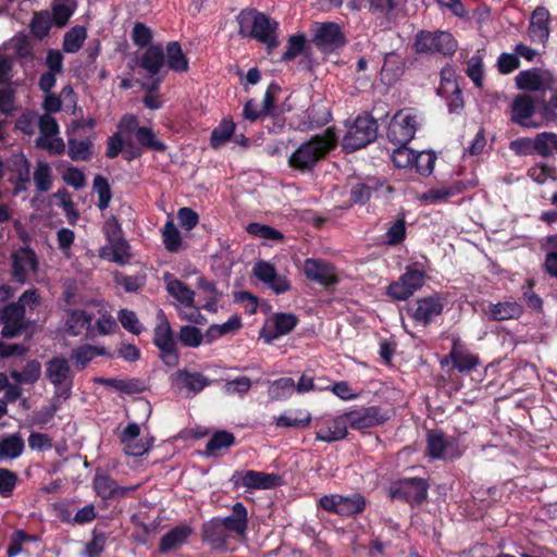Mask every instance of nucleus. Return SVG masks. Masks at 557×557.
I'll list each match as a JSON object with an SVG mask.
<instances>
[{"label": "nucleus", "mask_w": 557, "mask_h": 557, "mask_svg": "<svg viewBox=\"0 0 557 557\" xmlns=\"http://www.w3.org/2000/svg\"><path fill=\"white\" fill-rule=\"evenodd\" d=\"M337 136L333 128L313 136L301 144L289 157L290 166L300 171L311 170L335 146Z\"/></svg>", "instance_id": "nucleus-1"}, {"label": "nucleus", "mask_w": 557, "mask_h": 557, "mask_svg": "<svg viewBox=\"0 0 557 557\" xmlns=\"http://www.w3.org/2000/svg\"><path fill=\"white\" fill-rule=\"evenodd\" d=\"M237 21L239 24V34L243 37L255 38L267 45L269 50L277 47L278 41L275 34L277 23L265 14L255 9H246L238 14Z\"/></svg>", "instance_id": "nucleus-2"}, {"label": "nucleus", "mask_w": 557, "mask_h": 557, "mask_svg": "<svg viewBox=\"0 0 557 557\" xmlns=\"http://www.w3.org/2000/svg\"><path fill=\"white\" fill-rule=\"evenodd\" d=\"M426 271L428 267L424 262H413L407 265L399 280L389 284L388 296L395 300H406L423 286Z\"/></svg>", "instance_id": "nucleus-3"}, {"label": "nucleus", "mask_w": 557, "mask_h": 557, "mask_svg": "<svg viewBox=\"0 0 557 557\" xmlns=\"http://www.w3.org/2000/svg\"><path fill=\"white\" fill-rule=\"evenodd\" d=\"M377 135L376 121L368 113L357 116L343 138V147L347 151L361 149L372 143Z\"/></svg>", "instance_id": "nucleus-4"}, {"label": "nucleus", "mask_w": 557, "mask_h": 557, "mask_svg": "<svg viewBox=\"0 0 557 557\" xmlns=\"http://www.w3.org/2000/svg\"><path fill=\"white\" fill-rule=\"evenodd\" d=\"M45 376L54 387L58 398L67 399L73 387V372L69 361L63 357H54L46 363Z\"/></svg>", "instance_id": "nucleus-5"}, {"label": "nucleus", "mask_w": 557, "mask_h": 557, "mask_svg": "<svg viewBox=\"0 0 557 557\" xmlns=\"http://www.w3.org/2000/svg\"><path fill=\"white\" fill-rule=\"evenodd\" d=\"M420 117L410 109L398 111L391 120L387 138L397 145H407L414 137Z\"/></svg>", "instance_id": "nucleus-6"}, {"label": "nucleus", "mask_w": 557, "mask_h": 557, "mask_svg": "<svg viewBox=\"0 0 557 557\" xmlns=\"http://www.w3.org/2000/svg\"><path fill=\"white\" fill-rule=\"evenodd\" d=\"M319 506L324 510L342 517H350L363 511L366 498L359 494L351 495L331 494L319 499Z\"/></svg>", "instance_id": "nucleus-7"}, {"label": "nucleus", "mask_w": 557, "mask_h": 557, "mask_svg": "<svg viewBox=\"0 0 557 557\" xmlns=\"http://www.w3.org/2000/svg\"><path fill=\"white\" fill-rule=\"evenodd\" d=\"M414 48L419 53L451 54L457 49V42L447 32L421 30L416 36Z\"/></svg>", "instance_id": "nucleus-8"}, {"label": "nucleus", "mask_w": 557, "mask_h": 557, "mask_svg": "<svg viewBox=\"0 0 557 557\" xmlns=\"http://www.w3.org/2000/svg\"><path fill=\"white\" fill-rule=\"evenodd\" d=\"M394 411L377 406L360 407L346 412L349 426L355 430L370 429L388 421Z\"/></svg>", "instance_id": "nucleus-9"}, {"label": "nucleus", "mask_w": 557, "mask_h": 557, "mask_svg": "<svg viewBox=\"0 0 557 557\" xmlns=\"http://www.w3.org/2000/svg\"><path fill=\"white\" fill-rule=\"evenodd\" d=\"M444 306L445 299L438 294H433L418 298L413 304H411L408 312L417 324L425 326L441 315Z\"/></svg>", "instance_id": "nucleus-10"}, {"label": "nucleus", "mask_w": 557, "mask_h": 557, "mask_svg": "<svg viewBox=\"0 0 557 557\" xmlns=\"http://www.w3.org/2000/svg\"><path fill=\"white\" fill-rule=\"evenodd\" d=\"M313 42L320 50L332 52L346 44V37L341 26L334 22L315 23Z\"/></svg>", "instance_id": "nucleus-11"}, {"label": "nucleus", "mask_w": 557, "mask_h": 557, "mask_svg": "<svg viewBox=\"0 0 557 557\" xmlns=\"http://www.w3.org/2000/svg\"><path fill=\"white\" fill-rule=\"evenodd\" d=\"M302 270L309 281L324 287L335 286L339 282L337 269L324 259L308 258L304 261Z\"/></svg>", "instance_id": "nucleus-12"}, {"label": "nucleus", "mask_w": 557, "mask_h": 557, "mask_svg": "<svg viewBox=\"0 0 557 557\" xmlns=\"http://www.w3.org/2000/svg\"><path fill=\"white\" fill-rule=\"evenodd\" d=\"M315 438L320 442L332 443L347 435L349 425L346 412L335 417H321L315 420Z\"/></svg>", "instance_id": "nucleus-13"}, {"label": "nucleus", "mask_w": 557, "mask_h": 557, "mask_svg": "<svg viewBox=\"0 0 557 557\" xmlns=\"http://www.w3.org/2000/svg\"><path fill=\"white\" fill-rule=\"evenodd\" d=\"M389 495L408 503H421L426 498L428 484L419 478L403 479L391 485Z\"/></svg>", "instance_id": "nucleus-14"}, {"label": "nucleus", "mask_w": 557, "mask_h": 557, "mask_svg": "<svg viewBox=\"0 0 557 557\" xmlns=\"http://www.w3.org/2000/svg\"><path fill=\"white\" fill-rule=\"evenodd\" d=\"M173 388L185 397H193L210 384V380L199 372L178 370L171 376Z\"/></svg>", "instance_id": "nucleus-15"}, {"label": "nucleus", "mask_w": 557, "mask_h": 557, "mask_svg": "<svg viewBox=\"0 0 557 557\" xmlns=\"http://www.w3.org/2000/svg\"><path fill=\"white\" fill-rule=\"evenodd\" d=\"M511 120L528 128H537L542 125L539 122L535 110V100L530 95H518L511 104Z\"/></svg>", "instance_id": "nucleus-16"}, {"label": "nucleus", "mask_w": 557, "mask_h": 557, "mask_svg": "<svg viewBox=\"0 0 557 557\" xmlns=\"http://www.w3.org/2000/svg\"><path fill=\"white\" fill-rule=\"evenodd\" d=\"M516 85L521 90L545 91L553 88L555 83L554 75L542 69H531L521 71L515 78Z\"/></svg>", "instance_id": "nucleus-17"}, {"label": "nucleus", "mask_w": 557, "mask_h": 557, "mask_svg": "<svg viewBox=\"0 0 557 557\" xmlns=\"http://www.w3.org/2000/svg\"><path fill=\"white\" fill-rule=\"evenodd\" d=\"M140 426L133 422L127 424L121 433L123 450L128 456L139 457L146 454L153 445L152 437H139Z\"/></svg>", "instance_id": "nucleus-18"}, {"label": "nucleus", "mask_w": 557, "mask_h": 557, "mask_svg": "<svg viewBox=\"0 0 557 557\" xmlns=\"http://www.w3.org/2000/svg\"><path fill=\"white\" fill-rule=\"evenodd\" d=\"M252 273L275 294H284L290 289V283L286 276L277 274L275 267L268 261H257L252 268Z\"/></svg>", "instance_id": "nucleus-19"}, {"label": "nucleus", "mask_w": 557, "mask_h": 557, "mask_svg": "<svg viewBox=\"0 0 557 557\" xmlns=\"http://www.w3.org/2000/svg\"><path fill=\"white\" fill-rule=\"evenodd\" d=\"M550 14L544 7H537L530 16L528 35L533 42L546 46L550 35Z\"/></svg>", "instance_id": "nucleus-20"}, {"label": "nucleus", "mask_w": 557, "mask_h": 557, "mask_svg": "<svg viewBox=\"0 0 557 557\" xmlns=\"http://www.w3.org/2000/svg\"><path fill=\"white\" fill-rule=\"evenodd\" d=\"M37 267V258L33 250L21 248L13 253V275L20 283L34 277Z\"/></svg>", "instance_id": "nucleus-21"}, {"label": "nucleus", "mask_w": 557, "mask_h": 557, "mask_svg": "<svg viewBox=\"0 0 557 557\" xmlns=\"http://www.w3.org/2000/svg\"><path fill=\"white\" fill-rule=\"evenodd\" d=\"M298 323V319L293 313H276L268 320L261 336L267 343H271L280 336L292 332Z\"/></svg>", "instance_id": "nucleus-22"}, {"label": "nucleus", "mask_w": 557, "mask_h": 557, "mask_svg": "<svg viewBox=\"0 0 557 557\" xmlns=\"http://www.w3.org/2000/svg\"><path fill=\"white\" fill-rule=\"evenodd\" d=\"M426 454L432 459H453L459 456L456 444L441 432H429Z\"/></svg>", "instance_id": "nucleus-23"}, {"label": "nucleus", "mask_w": 557, "mask_h": 557, "mask_svg": "<svg viewBox=\"0 0 557 557\" xmlns=\"http://www.w3.org/2000/svg\"><path fill=\"white\" fill-rule=\"evenodd\" d=\"M25 309L17 304L4 307L0 312V320L3 323L2 336L12 338L25 326Z\"/></svg>", "instance_id": "nucleus-24"}, {"label": "nucleus", "mask_w": 557, "mask_h": 557, "mask_svg": "<svg viewBox=\"0 0 557 557\" xmlns=\"http://www.w3.org/2000/svg\"><path fill=\"white\" fill-rule=\"evenodd\" d=\"M96 494L102 499L123 497L135 487L120 486L111 476L97 472L92 481Z\"/></svg>", "instance_id": "nucleus-25"}, {"label": "nucleus", "mask_w": 557, "mask_h": 557, "mask_svg": "<svg viewBox=\"0 0 557 557\" xmlns=\"http://www.w3.org/2000/svg\"><path fill=\"white\" fill-rule=\"evenodd\" d=\"M227 532L239 539H246L248 528V513L246 507L242 503H236L232 508V513L225 518H221Z\"/></svg>", "instance_id": "nucleus-26"}, {"label": "nucleus", "mask_w": 557, "mask_h": 557, "mask_svg": "<svg viewBox=\"0 0 557 557\" xmlns=\"http://www.w3.org/2000/svg\"><path fill=\"white\" fill-rule=\"evenodd\" d=\"M193 532V528L186 523L174 527L161 537L159 550L169 553L181 548L187 543Z\"/></svg>", "instance_id": "nucleus-27"}, {"label": "nucleus", "mask_w": 557, "mask_h": 557, "mask_svg": "<svg viewBox=\"0 0 557 557\" xmlns=\"http://www.w3.org/2000/svg\"><path fill=\"white\" fill-rule=\"evenodd\" d=\"M96 317L94 312L85 310H71L66 319V332L77 336L85 330L88 337H95V330L91 329V321Z\"/></svg>", "instance_id": "nucleus-28"}, {"label": "nucleus", "mask_w": 557, "mask_h": 557, "mask_svg": "<svg viewBox=\"0 0 557 557\" xmlns=\"http://www.w3.org/2000/svg\"><path fill=\"white\" fill-rule=\"evenodd\" d=\"M129 245L124 237L110 240L108 244L100 248L99 256L102 259L119 263L126 264L131 259Z\"/></svg>", "instance_id": "nucleus-29"}, {"label": "nucleus", "mask_w": 557, "mask_h": 557, "mask_svg": "<svg viewBox=\"0 0 557 557\" xmlns=\"http://www.w3.org/2000/svg\"><path fill=\"white\" fill-rule=\"evenodd\" d=\"M163 278L169 295H171L183 307H193L195 292L189 286L171 274H165Z\"/></svg>", "instance_id": "nucleus-30"}, {"label": "nucleus", "mask_w": 557, "mask_h": 557, "mask_svg": "<svg viewBox=\"0 0 557 557\" xmlns=\"http://www.w3.org/2000/svg\"><path fill=\"white\" fill-rule=\"evenodd\" d=\"M454 72L450 69H446L442 72V82L438 88V92L443 97H448V95H453L451 100L448 101V107L451 112L459 111L463 101L461 98V91L457 85V83L453 79Z\"/></svg>", "instance_id": "nucleus-31"}, {"label": "nucleus", "mask_w": 557, "mask_h": 557, "mask_svg": "<svg viewBox=\"0 0 557 557\" xmlns=\"http://www.w3.org/2000/svg\"><path fill=\"white\" fill-rule=\"evenodd\" d=\"M242 483L247 488L268 490L280 485L281 478L274 473L249 470L243 473Z\"/></svg>", "instance_id": "nucleus-32"}, {"label": "nucleus", "mask_w": 557, "mask_h": 557, "mask_svg": "<svg viewBox=\"0 0 557 557\" xmlns=\"http://www.w3.org/2000/svg\"><path fill=\"white\" fill-rule=\"evenodd\" d=\"M202 533L205 541L209 542L213 548H223L231 537L221 518H214L207 522L203 525Z\"/></svg>", "instance_id": "nucleus-33"}, {"label": "nucleus", "mask_w": 557, "mask_h": 557, "mask_svg": "<svg viewBox=\"0 0 557 557\" xmlns=\"http://www.w3.org/2000/svg\"><path fill=\"white\" fill-rule=\"evenodd\" d=\"M453 366L460 372H468L479 363V358L470 352L459 341H454L450 351Z\"/></svg>", "instance_id": "nucleus-34"}, {"label": "nucleus", "mask_w": 557, "mask_h": 557, "mask_svg": "<svg viewBox=\"0 0 557 557\" xmlns=\"http://www.w3.org/2000/svg\"><path fill=\"white\" fill-rule=\"evenodd\" d=\"M158 323L154 327V336H153V343L154 345L161 349V348H169L172 346H175V341L173 336V331L170 325V322L168 321L163 310H159L157 314Z\"/></svg>", "instance_id": "nucleus-35"}, {"label": "nucleus", "mask_w": 557, "mask_h": 557, "mask_svg": "<svg viewBox=\"0 0 557 557\" xmlns=\"http://www.w3.org/2000/svg\"><path fill=\"white\" fill-rule=\"evenodd\" d=\"M25 448V443L20 433L0 437V461L18 458Z\"/></svg>", "instance_id": "nucleus-36"}, {"label": "nucleus", "mask_w": 557, "mask_h": 557, "mask_svg": "<svg viewBox=\"0 0 557 557\" xmlns=\"http://www.w3.org/2000/svg\"><path fill=\"white\" fill-rule=\"evenodd\" d=\"M461 193V186L459 183H455L448 186H441L429 189L423 193L420 199L425 205H437L447 201L449 198Z\"/></svg>", "instance_id": "nucleus-37"}, {"label": "nucleus", "mask_w": 557, "mask_h": 557, "mask_svg": "<svg viewBox=\"0 0 557 557\" xmlns=\"http://www.w3.org/2000/svg\"><path fill=\"white\" fill-rule=\"evenodd\" d=\"M107 351L103 347L94 345H82L71 352V360L78 370H83L97 356H104Z\"/></svg>", "instance_id": "nucleus-38"}, {"label": "nucleus", "mask_w": 557, "mask_h": 557, "mask_svg": "<svg viewBox=\"0 0 557 557\" xmlns=\"http://www.w3.org/2000/svg\"><path fill=\"white\" fill-rule=\"evenodd\" d=\"M521 313L522 307L516 301L491 304L488 307L490 318L494 321L517 319Z\"/></svg>", "instance_id": "nucleus-39"}, {"label": "nucleus", "mask_w": 557, "mask_h": 557, "mask_svg": "<svg viewBox=\"0 0 557 557\" xmlns=\"http://www.w3.org/2000/svg\"><path fill=\"white\" fill-rule=\"evenodd\" d=\"M164 59V51L160 46H150L140 59V66L151 75H156L163 66Z\"/></svg>", "instance_id": "nucleus-40"}, {"label": "nucleus", "mask_w": 557, "mask_h": 557, "mask_svg": "<svg viewBox=\"0 0 557 557\" xmlns=\"http://www.w3.org/2000/svg\"><path fill=\"white\" fill-rule=\"evenodd\" d=\"M242 327V320L238 315H232L222 324H212L206 332L205 338L212 343L224 335L234 334Z\"/></svg>", "instance_id": "nucleus-41"}, {"label": "nucleus", "mask_w": 557, "mask_h": 557, "mask_svg": "<svg viewBox=\"0 0 557 557\" xmlns=\"http://www.w3.org/2000/svg\"><path fill=\"white\" fill-rule=\"evenodd\" d=\"M165 51L169 69L175 72H186L188 70V60L177 41L169 42Z\"/></svg>", "instance_id": "nucleus-42"}, {"label": "nucleus", "mask_w": 557, "mask_h": 557, "mask_svg": "<svg viewBox=\"0 0 557 557\" xmlns=\"http://www.w3.org/2000/svg\"><path fill=\"white\" fill-rule=\"evenodd\" d=\"M41 374V366L38 361H28L23 371L13 370L10 372L11 377L18 384H33Z\"/></svg>", "instance_id": "nucleus-43"}, {"label": "nucleus", "mask_w": 557, "mask_h": 557, "mask_svg": "<svg viewBox=\"0 0 557 557\" xmlns=\"http://www.w3.org/2000/svg\"><path fill=\"white\" fill-rule=\"evenodd\" d=\"M135 137L139 145L148 149L164 151L166 148L165 144L157 137V134L150 127H138Z\"/></svg>", "instance_id": "nucleus-44"}, {"label": "nucleus", "mask_w": 557, "mask_h": 557, "mask_svg": "<svg viewBox=\"0 0 557 557\" xmlns=\"http://www.w3.org/2000/svg\"><path fill=\"white\" fill-rule=\"evenodd\" d=\"M234 442L235 437L232 433L226 431L215 432L207 443L206 455L215 456L219 450L231 447Z\"/></svg>", "instance_id": "nucleus-45"}, {"label": "nucleus", "mask_w": 557, "mask_h": 557, "mask_svg": "<svg viewBox=\"0 0 557 557\" xmlns=\"http://www.w3.org/2000/svg\"><path fill=\"white\" fill-rule=\"evenodd\" d=\"M557 150V136L554 133H541L534 138V151L548 157Z\"/></svg>", "instance_id": "nucleus-46"}, {"label": "nucleus", "mask_w": 557, "mask_h": 557, "mask_svg": "<svg viewBox=\"0 0 557 557\" xmlns=\"http://www.w3.org/2000/svg\"><path fill=\"white\" fill-rule=\"evenodd\" d=\"M87 37L86 29L81 26H75L69 30L63 40V50L67 53L77 52L83 46Z\"/></svg>", "instance_id": "nucleus-47"}, {"label": "nucleus", "mask_w": 557, "mask_h": 557, "mask_svg": "<svg viewBox=\"0 0 557 557\" xmlns=\"http://www.w3.org/2000/svg\"><path fill=\"white\" fill-rule=\"evenodd\" d=\"M295 392V382L292 377H281L269 387V395L274 400L285 399Z\"/></svg>", "instance_id": "nucleus-48"}, {"label": "nucleus", "mask_w": 557, "mask_h": 557, "mask_svg": "<svg viewBox=\"0 0 557 557\" xmlns=\"http://www.w3.org/2000/svg\"><path fill=\"white\" fill-rule=\"evenodd\" d=\"M436 157L431 151H414V159L412 162V170L418 174L428 176L434 170Z\"/></svg>", "instance_id": "nucleus-49"}, {"label": "nucleus", "mask_w": 557, "mask_h": 557, "mask_svg": "<svg viewBox=\"0 0 557 557\" xmlns=\"http://www.w3.org/2000/svg\"><path fill=\"white\" fill-rule=\"evenodd\" d=\"M235 131V124L230 120H223L218 127L212 131L211 146L219 148L225 145L232 137Z\"/></svg>", "instance_id": "nucleus-50"}, {"label": "nucleus", "mask_w": 557, "mask_h": 557, "mask_svg": "<svg viewBox=\"0 0 557 557\" xmlns=\"http://www.w3.org/2000/svg\"><path fill=\"white\" fill-rule=\"evenodd\" d=\"M246 231L250 235L265 240L280 242L284 238L282 232L265 224L249 223L246 227Z\"/></svg>", "instance_id": "nucleus-51"}, {"label": "nucleus", "mask_w": 557, "mask_h": 557, "mask_svg": "<svg viewBox=\"0 0 557 557\" xmlns=\"http://www.w3.org/2000/svg\"><path fill=\"white\" fill-rule=\"evenodd\" d=\"M163 244L169 251L176 252L182 247V236L173 221H168L162 230Z\"/></svg>", "instance_id": "nucleus-52"}, {"label": "nucleus", "mask_w": 557, "mask_h": 557, "mask_svg": "<svg viewBox=\"0 0 557 557\" xmlns=\"http://www.w3.org/2000/svg\"><path fill=\"white\" fill-rule=\"evenodd\" d=\"M98 318L95 324H91V329L95 330V336L97 335H109L116 331L117 323L115 319L108 312L99 308Z\"/></svg>", "instance_id": "nucleus-53"}, {"label": "nucleus", "mask_w": 557, "mask_h": 557, "mask_svg": "<svg viewBox=\"0 0 557 557\" xmlns=\"http://www.w3.org/2000/svg\"><path fill=\"white\" fill-rule=\"evenodd\" d=\"M205 335L194 325H184L178 333L180 342L186 347H199L203 341Z\"/></svg>", "instance_id": "nucleus-54"}, {"label": "nucleus", "mask_w": 557, "mask_h": 557, "mask_svg": "<svg viewBox=\"0 0 557 557\" xmlns=\"http://www.w3.org/2000/svg\"><path fill=\"white\" fill-rule=\"evenodd\" d=\"M34 182L39 191H47L51 188V169L46 162H37L34 172Z\"/></svg>", "instance_id": "nucleus-55"}, {"label": "nucleus", "mask_w": 557, "mask_h": 557, "mask_svg": "<svg viewBox=\"0 0 557 557\" xmlns=\"http://www.w3.org/2000/svg\"><path fill=\"white\" fill-rule=\"evenodd\" d=\"M311 421V414L307 411L302 413V417H297L293 413L281 414L276 418V425L280 428H297L305 429Z\"/></svg>", "instance_id": "nucleus-56"}, {"label": "nucleus", "mask_w": 557, "mask_h": 557, "mask_svg": "<svg viewBox=\"0 0 557 557\" xmlns=\"http://www.w3.org/2000/svg\"><path fill=\"white\" fill-rule=\"evenodd\" d=\"M414 151L409 149L407 145H399L392 153V161L399 169L412 170Z\"/></svg>", "instance_id": "nucleus-57"}, {"label": "nucleus", "mask_w": 557, "mask_h": 557, "mask_svg": "<svg viewBox=\"0 0 557 557\" xmlns=\"http://www.w3.org/2000/svg\"><path fill=\"white\" fill-rule=\"evenodd\" d=\"M69 154L75 161L87 160L91 156V141L70 139Z\"/></svg>", "instance_id": "nucleus-58"}, {"label": "nucleus", "mask_w": 557, "mask_h": 557, "mask_svg": "<svg viewBox=\"0 0 557 557\" xmlns=\"http://www.w3.org/2000/svg\"><path fill=\"white\" fill-rule=\"evenodd\" d=\"M117 318L122 326L128 332L136 335L141 333L143 325L134 311L128 309H121L117 313Z\"/></svg>", "instance_id": "nucleus-59"}, {"label": "nucleus", "mask_w": 557, "mask_h": 557, "mask_svg": "<svg viewBox=\"0 0 557 557\" xmlns=\"http://www.w3.org/2000/svg\"><path fill=\"white\" fill-rule=\"evenodd\" d=\"M94 188L99 197V209L106 210L111 201V188L108 181L102 176H96L94 181Z\"/></svg>", "instance_id": "nucleus-60"}, {"label": "nucleus", "mask_w": 557, "mask_h": 557, "mask_svg": "<svg viewBox=\"0 0 557 557\" xmlns=\"http://www.w3.org/2000/svg\"><path fill=\"white\" fill-rule=\"evenodd\" d=\"M17 474L9 469L0 468V495L2 497H9L12 495L16 483Z\"/></svg>", "instance_id": "nucleus-61"}, {"label": "nucleus", "mask_w": 557, "mask_h": 557, "mask_svg": "<svg viewBox=\"0 0 557 557\" xmlns=\"http://www.w3.org/2000/svg\"><path fill=\"white\" fill-rule=\"evenodd\" d=\"M50 26L51 17L47 12L35 14L30 24L32 33L38 38H44L49 33Z\"/></svg>", "instance_id": "nucleus-62"}, {"label": "nucleus", "mask_w": 557, "mask_h": 557, "mask_svg": "<svg viewBox=\"0 0 557 557\" xmlns=\"http://www.w3.org/2000/svg\"><path fill=\"white\" fill-rule=\"evenodd\" d=\"M406 237V222L404 219L396 220L386 232V243L391 246L400 244Z\"/></svg>", "instance_id": "nucleus-63"}, {"label": "nucleus", "mask_w": 557, "mask_h": 557, "mask_svg": "<svg viewBox=\"0 0 557 557\" xmlns=\"http://www.w3.org/2000/svg\"><path fill=\"white\" fill-rule=\"evenodd\" d=\"M74 9L66 3H55L52 8L51 21L59 27L64 26L72 16Z\"/></svg>", "instance_id": "nucleus-64"}]
</instances>
